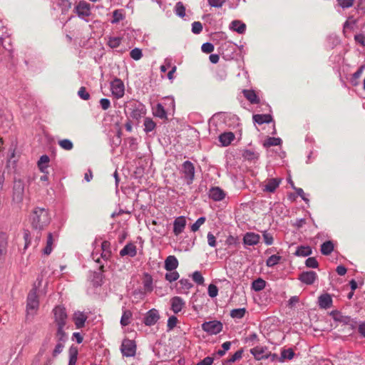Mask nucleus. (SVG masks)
<instances>
[{"label":"nucleus","mask_w":365,"mask_h":365,"mask_svg":"<svg viewBox=\"0 0 365 365\" xmlns=\"http://www.w3.org/2000/svg\"><path fill=\"white\" fill-rule=\"evenodd\" d=\"M51 222L48 210L45 208L36 207L31 214L32 227L38 231L44 230Z\"/></svg>","instance_id":"nucleus-1"},{"label":"nucleus","mask_w":365,"mask_h":365,"mask_svg":"<svg viewBox=\"0 0 365 365\" xmlns=\"http://www.w3.org/2000/svg\"><path fill=\"white\" fill-rule=\"evenodd\" d=\"M54 323L57 327L56 334H66L64 328L67 324L68 315L66 309L61 306H56L53 309Z\"/></svg>","instance_id":"nucleus-2"},{"label":"nucleus","mask_w":365,"mask_h":365,"mask_svg":"<svg viewBox=\"0 0 365 365\" xmlns=\"http://www.w3.org/2000/svg\"><path fill=\"white\" fill-rule=\"evenodd\" d=\"M39 307V301L37 295V288L34 287L28 294L26 300V313L34 315Z\"/></svg>","instance_id":"nucleus-3"},{"label":"nucleus","mask_w":365,"mask_h":365,"mask_svg":"<svg viewBox=\"0 0 365 365\" xmlns=\"http://www.w3.org/2000/svg\"><path fill=\"white\" fill-rule=\"evenodd\" d=\"M129 115L133 119L138 120L145 115V106L138 101H130L127 106Z\"/></svg>","instance_id":"nucleus-4"},{"label":"nucleus","mask_w":365,"mask_h":365,"mask_svg":"<svg viewBox=\"0 0 365 365\" xmlns=\"http://www.w3.org/2000/svg\"><path fill=\"white\" fill-rule=\"evenodd\" d=\"M161 103V120L165 118L168 120L170 116H173L175 113V100L171 96L163 98Z\"/></svg>","instance_id":"nucleus-5"},{"label":"nucleus","mask_w":365,"mask_h":365,"mask_svg":"<svg viewBox=\"0 0 365 365\" xmlns=\"http://www.w3.org/2000/svg\"><path fill=\"white\" fill-rule=\"evenodd\" d=\"M73 12L78 18L88 21L87 18L91 15V6L84 0H81L74 7Z\"/></svg>","instance_id":"nucleus-6"},{"label":"nucleus","mask_w":365,"mask_h":365,"mask_svg":"<svg viewBox=\"0 0 365 365\" xmlns=\"http://www.w3.org/2000/svg\"><path fill=\"white\" fill-rule=\"evenodd\" d=\"M110 91L112 95L116 99L123 98L125 94V86L123 81L121 79L115 77L110 82Z\"/></svg>","instance_id":"nucleus-7"},{"label":"nucleus","mask_w":365,"mask_h":365,"mask_svg":"<svg viewBox=\"0 0 365 365\" xmlns=\"http://www.w3.org/2000/svg\"><path fill=\"white\" fill-rule=\"evenodd\" d=\"M120 351L124 356H134L136 353L135 342L129 339H124L120 346Z\"/></svg>","instance_id":"nucleus-8"},{"label":"nucleus","mask_w":365,"mask_h":365,"mask_svg":"<svg viewBox=\"0 0 365 365\" xmlns=\"http://www.w3.org/2000/svg\"><path fill=\"white\" fill-rule=\"evenodd\" d=\"M55 339L56 340V344L52 351L53 358H56L63 351L65 343L68 340V336L66 334H56Z\"/></svg>","instance_id":"nucleus-9"},{"label":"nucleus","mask_w":365,"mask_h":365,"mask_svg":"<svg viewBox=\"0 0 365 365\" xmlns=\"http://www.w3.org/2000/svg\"><path fill=\"white\" fill-rule=\"evenodd\" d=\"M202 329L209 334H219L222 329V324L218 321H210L202 324Z\"/></svg>","instance_id":"nucleus-10"},{"label":"nucleus","mask_w":365,"mask_h":365,"mask_svg":"<svg viewBox=\"0 0 365 365\" xmlns=\"http://www.w3.org/2000/svg\"><path fill=\"white\" fill-rule=\"evenodd\" d=\"M182 172L184 178L187 180V183L191 184L195 177V167L193 164L190 161H185L182 165Z\"/></svg>","instance_id":"nucleus-11"},{"label":"nucleus","mask_w":365,"mask_h":365,"mask_svg":"<svg viewBox=\"0 0 365 365\" xmlns=\"http://www.w3.org/2000/svg\"><path fill=\"white\" fill-rule=\"evenodd\" d=\"M330 316L335 322H339L346 325H349L351 329H354L356 327V322H353L352 319L347 316H344L341 312L334 310L330 313Z\"/></svg>","instance_id":"nucleus-12"},{"label":"nucleus","mask_w":365,"mask_h":365,"mask_svg":"<svg viewBox=\"0 0 365 365\" xmlns=\"http://www.w3.org/2000/svg\"><path fill=\"white\" fill-rule=\"evenodd\" d=\"M250 353L254 356L255 359L261 360L263 359H267L270 352L266 346H256L250 349Z\"/></svg>","instance_id":"nucleus-13"},{"label":"nucleus","mask_w":365,"mask_h":365,"mask_svg":"<svg viewBox=\"0 0 365 365\" xmlns=\"http://www.w3.org/2000/svg\"><path fill=\"white\" fill-rule=\"evenodd\" d=\"M187 221L184 216H179L176 217L173 222V233L175 236L181 234L186 226Z\"/></svg>","instance_id":"nucleus-14"},{"label":"nucleus","mask_w":365,"mask_h":365,"mask_svg":"<svg viewBox=\"0 0 365 365\" xmlns=\"http://www.w3.org/2000/svg\"><path fill=\"white\" fill-rule=\"evenodd\" d=\"M317 279V274L314 271L302 272L299 276V279L307 285L314 284Z\"/></svg>","instance_id":"nucleus-15"},{"label":"nucleus","mask_w":365,"mask_h":365,"mask_svg":"<svg viewBox=\"0 0 365 365\" xmlns=\"http://www.w3.org/2000/svg\"><path fill=\"white\" fill-rule=\"evenodd\" d=\"M159 318L158 311L155 309H153L146 313L143 322L146 326H152L158 322Z\"/></svg>","instance_id":"nucleus-16"},{"label":"nucleus","mask_w":365,"mask_h":365,"mask_svg":"<svg viewBox=\"0 0 365 365\" xmlns=\"http://www.w3.org/2000/svg\"><path fill=\"white\" fill-rule=\"evenodd\" d=\"M119 254L120 257L128 256L134 257L137 255L136 245L133 242H129L126 244L122 250H120Z\"/></svg>","instance_id":"nucleus-17"},{"label":"nucleus","mask_w":365,"mask_h":365,"mask_svg":"<svg viewBox=\"0 0 365 365\" xmlns=\"http://www.w3.org/2000/svg\"><path fill=\"white\" fill-rule=\"evenodd\" d=\"M260 236L255 232H247L243 237V242L246 245L254 246L259 243Z\"/></svg>","instance_id":"nucleus-18"},{"label":"nucleus","mask_w":365,"mask_h":365,"mask_svg":"<svg viewBox=\"0 0 365 365\" xmlns=\"http://www.w3.org/2000/svg\"><path fill=\"white\" fill-rule=\"evenodd\" d=\"M88 317L82 312H76L73 315V321L77 329H81L85 326Z\"/></svg>","instance_id":"nucleus-19"},{"label":"nucleus","mask_w":365,"mask_h":365,"mask_svg":"<svg viewBox=\"0 0 365 365\" xmlns=\"http://www.w3.org/2000/svg\"><path fill=\"white\" fill-rule=\"evenodd\" d=\"M171 310L178 314L180 312L185 306V302L180 297H174L170 299Z\"/></svg>","instance_id":"nucleus-20"},{"label":"nucleus","mask_w":365,"mask_h":365,"mask_svg":"<svg viewBox=\"0 0 365 365\" xmlns=\"http://www.w3.org/2000/svg\"><path fill=\"white\" fill-rule=\"evenodd\" d=\"M209 197L214 201H220L225 198V193L219 187H214L209 190Z\"/></svg>","instance_id":"nucleus-21"},{"label":"nucleus","mask_w":365,"mask_h":365,"mask_svg":"<svg viewBox=\"0 0 365 365\" xmlns=\"http://www.w3.org/2000/svg\"><path fill=\"white\" fill-rule=\"evenodd\" d=\"M179 262L178 259L174 255H169L165 259L164 267L167 271H174L178 267Z\"/></svg>","instance_id":"nucleus-22"},{"label":"nucleus","mask_w":365,"mask_h":365,"mask_svg":"<svg viewBox=\"0 0 365 365\" xmlns=\"http://www.w3.org/2000/svg\"><path fill=\"white\" fill-rule=\"evenodd\" d=\"M281 182L280 178H271L267 180L263 190L269 192H273L279 187Z\"/></svg>","instance_id":"nucleus-23"},{"label":"nucleus","mask_w":365,"mask_h":365,"mask_svg":"<svg viewBox=\"0 0 365 365\" xmlns=\"http://www.w3.org/2000/svg\"><path fill=\"white\" fill-rule=\"evenodd\" d=\"M24 187L21 185H15L13 192V200L17 203H20L24 200Z\"/></svg>","instance_id":"nucleus-24"},{"label":"nucleus","mask_w":365,"mask_h":365,"mask_svg":"<svg viewBox=\"0 0 365 365\" xmlns=\"http://www.w3.org/2000/svg\"><path fill=\"white\" fill-rule=\"evenodd\" d=\"M101 250L102 252L101 253V258L103 259V260H108L111 257V250H110V242L107 240H104L101 243Z\"/></svg>","instance_id":"nucleus-25"},{"label":"nucleus","mask_w":365,"mask_h":365,"mask_svg":"<svg viewBox=\"0 0 365 365\" xmlns=\"http://www.w3.org/2000/svg\"><path fill=\"white\" fill-rule=\"evenodd\" d=\"M143 285L144 293L151 292L153 291V277L150 274L145 273L143 277Z\"/></svg>","instance_id":"nucleus-26"},{"label":"nucleus","mask_w":365,"mask_h":365,"mask_svg":"<svg viewBox=\"0 0 365 365\" xmlns=\"http://www.w3.org/2000/svg\"><path fill=\"white\" fill-rule=\"evenodd\" d=\"M332 304V299L329 294H324L319 297V306L323 309H328Z\"/></svg>","instance_id":"nucleus-27"},{"label":"nucleus","mask_w":365,"mask_h":365,"mask_svg":"<svg viewBox=\"0 0 365 365\" xmlns=\"http://www.w3.org/2000/svg\"><path fill=\"white\" fill-rule=\"evenodd\" d=\"M235 139V135L232 132L224 133L220 135L219 141L222 145H229Z\"/></svg>","instance_id":"nucleus-28"},{"label":"nucleus","mask_w":365,"mask_h":365,"mask_svg":"<svg viewBox=\"0 0 365 365\" xmlns=\"http://www.w3.org/2000/svg\"><path fill=\"white\" fill-rule=\"evenodd\" d=\"M78 350L77 346L71 345L68 349V365H76L78 359Z\"/></svg>","instance_id":"nucleus-29"},{"label":"nucleus","mask_w":365,"mask_h":365,"mask_svg":"<svg viewBox=\"0 0 365 365\" xmlns=\"http://www.w3.org/2000/svg\"><path fill=\"white\" fill-rule=\"evenodd\" d=\"M253 120L259 125L268 123L272 120V115L269 114H256L253 115Z\"/></svg>","instance_id":"nucleus-30"},{"label":"nucleus","mask_w":365,"mask_h":365,"mask_svg":"<svg viewBox=\"0 0 365 365\" xmlns=\"http://www.w3.org/2000/svg\"><path fill=\"white\" fill-rule=\"evenodd\" d=\"M230 29L237 32L238 34H243L246 29V25L240 21L235 20L231 22Z\"/></svg>","instance_id":"nucleus-31"},{"label":"nucleus","mask_w":365,"mask_h":365,"mask_svg":"<svg viewBox=\"0 0 365 365\" xmlns=\"http://www.w3.org/2000/svg\"><path fill=\"white\" fill-rule=\"evenodd\" d=\"M50 158L47 155H43L38 161V168L41 173H45L48 167Z\"/></svg>","instance_id":"nucleus-32"},{"label":"nucleus","mask_w":365,"mask_h":365,"mask_svg":"<svg viewBox=\"0 0 365 365\" xmlns=\"http://www.w3.org/2000/svg\"><path fill=\"white\" fill-rule=\"evenodd\" d=\"M53 234L49 232L47 236L46 245L43 250V254L45 255H49L53 250Z\"/></svg>","instance_id":"nucleus-33"},{"label":"nucleus","mask_w":365,"mask_h":365,"mask_svg":"<svg viewBox=\"0 0 365 365\" xmlns=\"http://www.w3.org/2000/svg\"><path fill=\"white\" fill-rule=\"evenodd\" d=\"M133 314L130 310L124 309L120 319V324L122 327H126L130 323Z\"/></svg>","instance_id":"nucleus-34"},{"label":"nucleus","mask_w":365,"mask_h":365,"mask_svg":"<svg viewBox=\"0 0 365 365\" xmlns=\"http://www.w3.org/2000/svg\"><path fill=\"white\" fill-rule=\"evenodd\" d=\"M243 93L245 97L251 103H258L259 101V98L257 97L255 92L252 90H244Z\"/></svg>","instance_id":"nucleus-35"},{"label":"nucleus","mask_w":365,"mask_h":365,"mask_svg":"<svg viewBox=\"0 0 365 365\" xmlns=\"http://www.w3.org/2000/svg\"><path fill=\"white\" fill-rule=\"evenodd\" d=\"M125 19V14L123 9H115L113 11V19L110 23L113 24H118Z\"/></svg>","instance_id":"nucleus-36"},{"label":"nucleus","mask_w":365,"mask_h":365,"mask_svg":"<svg viewBox=\"0 0 365 365\" xmlns=\"http://www.w3.org/2000/svg\"><path fill=\"white\" fill-rule=\"evenodd\" d=\"M242 156L245 160L255 162L259 158V153L252 150H245Z\"/></svg>","instance_id":"nucleus-37"},{"label":"nucleus","mask_w":365,"mask_h":365,"mask_svg":"<svg viewBox=\"0 0 365 365\" xmlns=\"http://www.w3.org/2000/svg\"><path fill=\"white\" fill-rule=\"evenodd\" d=\"M312 254V249L309 246L298 247L294 255L298 257H307Z\"/></svg>","instance_id":"nucleus-38"},{"label":"nucleus","mask_w":365,"mask_h":365,"mask_svg":"<svg viewBox=\"0 0 365 365\" xmlns=\"http://www.w3.org/2000/svg\"><path fill=\"white\" fill-rule=\"evenodd\" d=\"M266 286V282L262 278L254 280L252 283V289L255 292L262 291Z\"/></svg>","instance_id":"nucleus-39"},{"label":"nucleus","mask_w":365,"mask_h":365,"mask_svg":"<svg viewBox=\"0 0 365 365\" xmlns=\"http://www.w3.org/2000/svg\"><path fill=\"white\" fill-rule=\"evenodd\" d=\"M58 6L61 9L62 14H66L71 8L72 3L70 0H58Z\"/></svg>","instance_id":"nucleus-40"},{"label":"nucleus","mask_w":365,"mask_h":365,"mask_svg":"<svg viewBox=\"0 0 365 365\" xmlns=\"http://www.w3.org/2000/svg\"><path fill=\"white\" fill-rule=\"evenodd\" d=\"M334 250V245L331 241H326L321 245V252L324 255H329Z\"/></svg>","instance_id":"nucleus-41"},{"label":"nucleus","mask_w":365,"mask_h":365,"mask_svg":"<svg viewBox=\"0 0 365 365\" xmlns=\"http://www.w3.org/2000/svg\"><path fill=\"white\" fill-rule=\"evenodd\" d=\"M246 312L245 308L234 309L230 312V316L233 319H240L245 317Z\"/></svg>","instance_id":"nucleus-42"},{"label":"nucleus","mask_w":365,"mask_h":365,"mask_svg":"<svg viewBox=\"0 0 365 365\" xmlns=\"http://www.w3.org/2000/svg\"><path fill=\"white\" fill-rule=\"evenodd\" d=\"M242 356V351L238 350L230 358L225 360L223 361V365H232V363L239 360Z\"/></svg>","instance_id":"nucleus-43"},{"label":"nucleus","mask_w":365,"mask_h":365,"mask_svg":"<svg viewBox=\"0 0 365 365\" xmlns=\"http://www.w3.org/2000/svg\"><path fill=\"white\" fill-rule=\"evenodd\" d=\"M144 131L145 133H149L153 131L156 127V123L150 118H145L144 120Z\"/></svg>","instance_id":"nucleus-44"},{"label":"nucleus","mask_w":365,"mask_h":365,"mask_svg":"<svg viewBox=\"0 0 365 365\" xmlns=\"http://www.w3.org/2000/svg\"><path fill=\"white\" fill-rule=\"evenodd\" d=\"M160 222L159 218L158 217H148L146 220V223L150 230H153L155 231H157L156 227L158 225V223Z\"/></svg>","instance_id":"nucleus-45"},{"label":"nucleus","mask_w":365,"mask_h":365,"mask_svg":"<svg viewBox=\"0 0 365 365\" xmlns=\"http://www.w3.org/2000/svg\"><path fill=\"white\" fill-rule=\"evenodd\" d=\"M174 11L175 14L180 18L185 16V7L181 1L176 3L174 8Z\"/></svg>","instance_id":"nucleus-46"},{"label":"nucleus","mask_w":365,"mask_h":365,"mask_svg":"<svg viewBox=\"0 0 365 365\" xmlns=\"http://www.w3.org/2000/svg\"><path fill=\"white\" fill-rule=\"evenodd\" d=\"M281 259V256L277 255H272L266 260V265L269 267H272L279 264Z\"/></svg>","instance_id":"nucleus-47"},{"label":"nucleus","mask_w":365,"mask_h":365,"mask_svg":"<svg viewBox=\"0 0 365 365\" xmlns=\"http://www.w3.org/2000/svg\"><path fill=\"white\" fill-rule=\"evenodd\" d=\"M282 143V140L279 138L269 137L264 142V147H270L274 145H279Z\"/></svg>","instance_id":"nucleus-48"},{"label":"nucleus","mask_w":365,"mask_h":365,"mask_svg":"<svg viewBox=\"0 0 365 365\" xmlns=\"http://www.w3.org/2000/svg\"><path fill=\"white\" fill-rule=\"evenodd\" d=\"M180 274L176 270L168 271V272L165 274V279L170 283L178 280Z\"/></svg>","instance_id":"nucleus-49"},{"label":"nucleus","mask_w":365,"mask_h":365,"mask_svg":"<svg viewBox=\"0 0 365 365\" xmlns=\"http://www.w3.org/2000/svg\"><path fill=\"white\" fill-rule=\"evenodd\" d=\"M60 147L66 150H71L73 148V143L68 139H63L58 141Z\"/></svg>","instance_id":"nucleus-50"},{"label":"nucleus","mask_w":365,"mask_h":365,"mask_svg":"<svg viewBox=\"0 0 365 365\" xmlns=\"http://www.w3.org/2000/svg\"><path fill=\"white\" fill-rule=\"evenodd\" d=\"M121 40L120 37H110L108 41V45L111 48H118L121 43Z\"/></svg>","instance_id":"nucleus-51"},{"label":"nucleus","mask_w":365,"mask_h":365,"mask_svg":"<svg viewBox=\"0 0 365 365\" xmlns=\"http://www.w3.org/2000/svg\"><path fill=\"white\" fill-rule=\"evenodd\" d=\"M78 96H79L80 98H81L84 101H88L91 98L89 93L86 91V88L84 86H81L79 88V90L78 91Z\"/></svg>","instance_id":"nucleus-52"},{"label":"nucleus","mask_w":365,"mask_h":365,"mask_svg":"<svg viewBox=\"0 0 365 365\" xmlns=\"http://www.w3.org/2000/svg\"><path fill=\"white\" fill-rule=\"evenodd\" d=\"M206 218L205 217H199L195 223H193L191 226V230L192 232H197L200 227L205 223Z\"/></svg>","instance_id":"nucleus-53"},{"label":"nucleus","mask_w":365,"mask_h":365,"mask_svg":"<svg viewBox=\"0 0 365 365\" xmlns=\"http://www.w3.org/2000/svg\"><path fill=\"white\" fill-rule=\"evenodd\" d=\"M178 322V318L175 316L173 315L170 317L167 322L168 331H170L172 329H173V328L175 327Z\"/></svg>","instance_id":"nucleus-54"},{"label":"nucleus","mask_w":365,"mask_h":365,"mask_svg":"<svg viewBox=\"0 0 365 365\" xmlns=\"http://www.w3.org/2000/svg\"><path fill=\"white\" fill-rule=\"evenodd\" d=\"M8 235L5 232H0V249L7 250Z\"/></svg>","instance_id":"nucleus-55"},{"label":"nucleus","mask_w":365,"mask_h":365,"mask_svg":"<svg viewBox=\"0 0 365 365\" xmlns=\"http://www.w3.org/2000/svg\"><path fill=\"white\" fill-rule=\"evenodd\" d=\"M231 346V342L230 341H225L222 344V349H219L217 351V354L219 356H222L225 354L226 351H227Z\"/></svg>","instance_id":"nucleus-56"},{"label":"nucleus","mask_w":365,"mask_h":365,"mask_svg":"<svg viewBox=\"0 0 365 365\" xmlns=\"http://www.w3.org/2000/svg\"><path fill=\"white\" fill-rule=\"evenodd\" d=\"M130 56L133 59L138 61L143 56L142 51L138 48H135L130 52Z\"/></svg>","instance_id":"nucleus-57"},{"label":"nucleus","mask_w":365,"mask_h":365,"mask_svg":"<svg viewBox=\"0 0 365 365\" xmlns=\"http://www.w3.org/2000/svg\"><path fill=\"white\" fill-rule=\"evenodd\" d=\"M262 237L264 239V242L267 245H271L274 242V238L271 233L267 231H264L262 232Z\"/></svg>","instance_id":"nucleus-58"},{"label":"nucleus","mask_w":365,"mask_h":365,"mask_svg":"<svg viewBox=\"0 0 365 365\" xmlns=\"http://www.w3.org/2000/svg\"><path fill=\"white\" fill-rule=\"evenodd\" d=\"M294 355V353L292 349H284L281 353V358L282 359H292Z\"/></svg>","instance_id":"nucleus-59"},{"label":"nucleus","mask_w":365,"mask_h":365,"mask_svg":"<svg viewBox=\"0 0 365 365\" xmlns=\"http://www.w3.org/2000/svg\"><path fill=\"white\" fill-rule=\"evenodd\" d=\"M202 30V25L200 21H194L192 24V32L195 34H199Z\"/></svg>","instance_id":"nucleus-60"},{"label":"nucleus","mask_w":365,"mask_h":365,"mask_svg":"<svg viewBox=\"0 0 365 365\" xmlns=\"http://www.w3.org/2000/svg\"><path fill=\"white\" fill-rule=\"evenodd\" d=\"M214 48H215L213 44L209 42L204 43L201 47L202 51L205 53H210L214 51Z\"/></svg>","instance_id":"nucleus-61"},{"label":"nucleus","mask_w":365,"mask_h":365,"mask_svg":"<svg viewBox=\"0 0 365 365\" xmlns=\"http://www.w3.org/2000/svg\"><path fill=\"white\" fill-rule=\"evenodd\" d=\"M192 279L198 284H202L204 282V277L198 271H195L193 272Z\"/></svg>","instance_id":"nucleus-62"},{"label":"nucleus","mask_w":365,"mask_h":365,"mask_svg":"<svg viewBox=\"0 0 365 365\" xmlns=\"http://www.w3.org/2000/svg\"><path fill=\"white\" fill-rule=\"evenodd\" d=\"M305 264L310 268H317L319 265L318 262L314 257L307 258L305 261Z\"/></svg>","instance_id":"nucleus-63"},{"label":"nucleus","mask_w":365,"mask_h":365,"mask_svg":"<svg viewBox=\"0 0 365 365\" xmlns=\"http://www.w3.org/2000/svg\"><path fill=\"white\" fill-rule=\"evenodd\" d=\"M179 284L181 286V289H182L183 290H188L192 287V284L187 279H181L179 281Z\"/></svg>","instance_id":"nucleus-64"}]
</instances>
